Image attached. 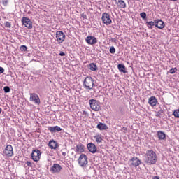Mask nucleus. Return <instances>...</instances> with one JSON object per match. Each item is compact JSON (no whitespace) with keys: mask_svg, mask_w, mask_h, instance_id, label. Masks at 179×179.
Instances as JSON below:
<instances>
[{"mask_svg":"<svg viewBox=\"0 0 179 179\" xmlns=\"http://www.w3.org/2000/svg\"><path fill=\"white\" fill-rule=\"evenodd\" d=\"M78 164L80 167H86L89 161L87 160V156L85 154H81L78 159Z\"/></svg>","mask_w":179,"mask_h":179,"instance_id":"nucleus-3","label":"nucleus"},{"mask_svg":"<svg viewBox=\"0 0 179 179\" xmlns=\"http://www.w3.org/2000/svg\"><path fill=\"white\" fill-rule=\"evenodd\" d=\"M81 17L83 19H87V15H85L84 13L81 14Z\"/></svg>","mask_w":179,"mask_h":179,"instance_id":"nucleus-37","label":"nucleus"},{"mask_svg":"<svg viewBox=\"0 0 179 179\" xmlns=\"http://www.w3.org/2000/svg\"><path fill=\"white\" fill-rule=\"evenodd\" d=\"M109 51L110 54H115V48H114V46H111Z\"/></svg>","mask_w":179,"mask_h":179,"instance_id":"nucleus-29","label":"nucleus"},{"mask_svg":"<svg viewBox=\"0 0 179 179\" xmlns=\"http://www.w3.org/2000/svg\"><path fill=\"white\" fill-rule=\"evenodd\" d=\"M117 68L120 71V72H122L123 73H127V71L125 70V66L124 64H118Z\"/></svg>","mask_w":179,"mask_h":179,"instance_id":"nucleus-23","label":"nucleus"},{"mask_svg":"<svg viewBox=\"0 0 179 179\" xmlns=\"http://www.w3.org/2000/svg\"><path fill=\"white\" fill-rule=\"evenodd\" d=\"M169 72L171 73H176V72H177V68H172V69H170V71H169Z\"/></svg>","mask_w":179,"mask_h":179,"instance_id":"nucleus-31","label":"nucleus"},{"mask_svg":"<svg viewBox=\"0 0 179 179\" xmlns=\"http://www.w3.org/2000/svg\"><path fill=\"white\" fill-rule=\"evenodd\" d=\"M59 55H60V57H65V52H60V53L59 54Z\"/></svg>","mask_w":179,"mask_h":179,"instance_id":"nucleus-39","label":"nucleus"},{"mask_svg":"<svg viewBox=\"0 0 179 179\" xmlns=\"http://www.w3.org/2000/svg\"><path fill=\"white\" fill-rule=\"evenodd\" d=\"M130 162L131 166H134V167H138V166L141 164V160H139L136 157H133Z\"/></svg>","mask_w":179,"mask_h":179,"instance_id":"nucleus-14","label":"nucleus"},{"mask_svg":"<svg viewBox=\"0 0 179 179\" xmlns=\"http://www.w3.org/2000/svg\"><path fill=\"white\" fill-rule=\"evenodd\" d=\"M30 100L31 101H34L36 104H40V97L36 93L30 94Z\"/></svg>","mask_w":179,"mask_h":179,"instance_id":"nucleus-10","label":"nucleus"},{"mask_svg":"<svg viewBox=\"0 0 179 179\" xmlns=\"http://www.w3.org/2000/svg\"><path fill=\"white\" fill-rule=\"evenodd\" d=\"M56 38L59 44L64 43L65 41V34L61 31H57L56 32Z\"/></svg>","mask_w":179,"mask_h":179,"instance_id":"nucleus-7","label":"nucleus"},{"mask_svg":"<svg viewBox=\"0 0 179 179\" xmlns=\"http://www.w3.org/2000/svg\"><path fill=\"white\" fill-rule=\"evenodd\" d=\"M83 87L86 90H92L94 87V80L92 77H86L83 82Z\"/></svg>","mask_w":179,"mask_h":179,"instance_id":"nucleus-2","label":"nucleus"},{"mask_svg":"<svg viewBox=\"0 0 179 179\" xmlns=\"http://www.w3.org/2000/svg\"><path fill=\"white\" fill-rule=\"evenodd\" d=\"M6 27H8V29H10V27H11L10 22H6Z\"/></svg>","mask_w":179,"mask_h":179,"instance_id":"nucleus-34","label":"nucleus"},{"mask_svg":"<svg viewBox=\"0 0 179 179\" xmlns=\"http://www.w3.org/2000/svg\"><path fill=\"white\" fill-rule=\"evenodd\" d=\"M153 179H159V176H154Z\"/></svg>","mask_w":179,"mask_h":179,"instance_id":"nucleus-43","label":"nucleus"},{"mask_svg":"<svg viewBox=\"0 0 179 179\" xmlns=\"http://www.w3.org/2000/svg\"><path fill=\"white\" fill-rule=\"evenodd\" d=\"M62 156L64 157L66 156V152H62Z\"/></svg>","mask_w":179,"mask_h":179,"instance_id":"nucleus-42","label":"nucleus"},{"mask_svg":"<svg viewBox=\"0 0 179 179\" xmlns=\"http://www.w3.org/2000/svg\"><path fill=\"white\" fill-rule=\"evenodd\" d=\"M5 72V69L3 67H0V73H3Z\"/></svg>","mask_w":179,"mask_h":179,"instance_id":"nucleus-38","label":"nucleus"},{"mask_svg":"<svg viewBox=\"0 0 179 179\" xmlns=\"http://www.w3.org/2000/svg\"><path fill=\"white\" fill-rule=\"evenodd\" d=\"M89 69H90V71H97V66L94 63H91L89 65Z\"/></svg>","mask_w":179,"mask_h":179,"instance_id":"nucleus-26","label":"nucleus"},{"mask_svg":"<svg viewBox=\"0 0 179 179\" xmlns=\"http://www.w3.org/2000/svg\"><path fill=\"white\" fill-rule=\"evenodd\" d=\"M20 50L21 51H27V47H26V45H22L20 47Z\"/></svg>","mask_w":179,"mask_h":179,"instance_id":"nucleus-32","label":"nucleus"},{"mask_svg":"<svg viewBox=\"0 0 179 179\" xmlns=\"http://www.w3.org/2000/svg\"><path fill=\"white\" fill-rule=\"evenodd\" d=\"M173 115L175 118H179V109L175 110L173 111Z\"/></svg>","mask_w":179,"mask_h":179,"instance_id":"nucleus-27","label":"nucleus"},{"mask_svg":"<svg viewBox=\"0 0 179 179\" xmlns=\"http://www.w3.org/2000/svg\"><path fill=\"white\" fill-rule=\"evenodd\" d=\"M2 113V108H0V114Z\"/></svg>","mask_w":179,"mask_h":179,"instance_id":"nucleus-44","label":"nucleus"},{"mask_svg":"<svg viewBox=\"0 0 179 179\" xmlns=\"http://www.w3.org/2000/svg\"><path fill=\"white\" fill-rule=\"evenodd\" d=\"M76 150L78 152V153H83V152H85V145L82 143L77 145Z\"/></svg>","mask_w":179,"mask_h":179,"instance_id":"nucleus-20","label":"nucleus"},{"mask_svg":"<svg viewBox=\"0 0 179 179\" xmlns=\"http://www.w3.org/2000/svg\"><path fill=\"white\" fill-rule=\"evenodd\" d=\"M27 166H28L29 167H31L33 166V164H31V162L27 161Z\"/></svg>","mask_w":179,"mask_h":179,"instance_id":"nucleus-36","label":"nucleus"},{"mask_svg":"<svg viewBox=\"0 0 179 179\" xmlns=\"http://www.w3.org/2000/svg\"><path fill=\"white\" fill-rule=\"evenodd\" d=\"M48 145L50 149H57V142L55 141L51 140Z\"/></svg>","mask_w":179,"mask_h":179,"instance_id":"nucleus-22","label":"nucleus"},{"mask_svg":"<svg viewBox=\"0 0 179 179\" xmlns=\"http://www.w3.org/2000/svg\"><path fill=\"white\" fill-rule=\"evenodd\" d=\"M3 90L6 93H9L10 92V88L8 86H5Z\"/></svg>","mask_w":179,"mask_h":179,"instance_id":"nucleus-28","label":"nucleus"},{"mask_svg":"<svg viewBox=\"0 0 179 179\" xmlns=\"http://www.w3.org/2000/svg\"><path fill=\"white\" fill-rule=\"evenodd\" d=\"M31 156L34 162H38V160H40V157L41 156V152L38 150H34Z\"/></svg>","mask_w":179,"mask_h":179,"instance_id":"nucleus-8","label":"nucleus"},{"mask_svg":"<svg viewBox=\"0 0 179 179\" xmlns=\"http://www.w3.org/2000/svg\"><path fill=\"white\" fill-rule=\"evenodd\" d=\"M101 20L104 24H106V26H108L113 23V20H111V15L107 13H103L102 14Z\"/></svg>","mask_w":179,"mask_h":179,"instance_id":"nucleus-5","label":"nucleus"},{"mask_svg":"<svg viewBox=\"0 0 179 179\" xmlns=\"http://www.w3.org/2000/svg\"><path fill=\"white\" fill-rule=\"evenodd\" d=\"M96 128L99 129V131H105L106 129H108V127L102 122H100L97 124Z\"/></svg>","mask_w":179,"mask_h":179,"instance_id":"nucleus-19","label":"nucleus"},{"mask_svg":"<svg viewBox=\"0 0 179 179\" xmlns=\"http://www.w3.org/2000/svg\"><path fill=\"white\" fill-rule=\"evenodd\" d=\"M48 129L52 134H55V132H59V131H62V129L59 126L49 127Z\"/></svg>","mask_w":179,"mask_h":179,"instance_id":"nucleus-16","label":"nucleus"},{"mask_svg":"<svg viewBox=\"0 0 179 179\" xmlns=\"http://www.w3.org/2000/svg\"><path fill=\"white\" fill-rule=\"evenodd\" d=\"M94 138L98 143H101V142H103V138H101V134L96 135Z\"/></svg>","mask_w":179,"mask_h":179,"instance_id":"nucleus-25","label":"nucleus"},{"mask_svg":"<svg viewBox=\"0 0 179 179\" xmlns=\"http://www.w3.org/2000/svg\"><path fill=\"white\" fill-rule=\"evenodd\" d=\"M86 41L87 44L94 45V44H96L97 43V38L94 36H87L86 38Z\"/></svg>","mask_w":179,"mask_h":179,"instance_id":"nucleus-13","label":"nucleus"},{"mask_svg":"<svg viewBox=\"0 0 179 179\" xmlns=\"http://www.w3.org/2000/svg\"><path fill=\"white\" fill-rule=\"evenodd\" d=\"M122 131H127V127H123V128H122Z\"/></svg>","mask_w":179,"mask_h":179,"instance_id":"nucleus-41","label":"nucleus"},{"mask_svg":"<svg viewBox=\"0 0 179 179\" xmlns=\"http://www.w3.org/2000/svg\"><path fill=\"white\" fill-rule=\"evenodd\" d=\"M148 104L151 106V107H155L157 104V99L155 96H151L148 99Z\"/></svg>","mask_w":179,"mask_h":179,"instance_id":"nucleus-17","label":"nucleus"},{"mask_svg":"<svg viewBox=\"0 0 179 179\" xmlns=\"http://www.w3.org/2000/svg\"><path fill=\"white\" fill-rule=\"evenodd\" d=\"M4 155L8 157H12L13 156V148L10 145H8L5 150L3 151Z\"/></svg>","mask_w":179,"mask_h":179,"instance_id":"nucleus-9","label":"nucleus"},{"mask_svg":"<svg viewBox=\"0 0 179 179\" xmlns=\"http://www.w3.org/2000/svg\"><path fill=\"white\" fill-rule=\"evenodd\" d=\"M155 27L157 29H164V22L162 20H155Z\"/></svg>","mask_w":179,"mask_h":179,"instance_id":"nucleus-18","label":"nucleus"},{"mask_svg":"<svg viewBox=\"0 0 179 179\" xmlns=\"http://www.w3.org/2000/svg\"><path fill=\"white\" fill-rule=\"evenodd\" d=\"M8 1H9V0H2L3 5H4L5 6H6V5H8Z\"/></svg>","mask_w":179,"mask_h":179,"instance_id":"nucleus-35","label":"nucleus"},{"mask_svg":"<svg viewBox=\"0 0 179 179\" xmlns=\"http://www.w3.org/2000/svg\"><path fill=\"white\" fill-rule=\"evenodd\" d=\"M61 165L58 164H55L51 168L50 171H52V173H59L61 171Z\"/></svg>","mask_w":179,"mask_h":179,"instance_id":"nucleus-15","label":"nucleus"},{"mask_svg":"<svg viewBox=\"0 0 179 179\" xmlns=\"http://www.w3.org/2000/svg\"><path fill=\"white\" fill-rule=\"evenodd\" d=\"M172 1H176V0H172Z\"/></svg>","mask_w":179,"mask_h":179,"instance_id":"nucleus-45","label":"nucleus"},{"mask_svg":"<svg viewBox=\"0 0 179 179\" xmlns=\"http://www.w3.org/2000/svg\"><path fill=\"white\" fill-rule=\"evenodd\" d=\"M115 3L117 8H120V9H125L127 8V3L124 0H115Z\"/></svg>","mask_w":179,"mask_h":179,"instance_id":"nucleus-11","label":"nucleus"},{"mask_svg":"<svg viewBox=\"0 0 179 179\" xmlns=\"http://www.w3.org/2000/svg\"><path fill=\"white\" fill-rule=\"evenodd\" d=\"M162 114H163V110H159L156 115V117H160V115H162Z\"/></svg>","mask_w":179,"mask_h":179,"instance_id":"nucleus-33","label":"nucleus"},{"mask_svg":"<svg viewBox=\"0 0 179 179\" xmlns=\"http://www.w3.org/2000/svg\"><path fill=\"white\" fill-rule=\"evenodd\" d=\"M89 104L94 111H100V101L96 99H90Z\"/></svg>","mask_w":179,"mask_h":179,"instance_id":"nucleus-4","label":"nucleus"},{"mask_svg":"<svg viewBox=\"0 0 179 179\" xmlns=\"http://www.w3.org/2000/svg\"><path fill=\"white\" fill-rule=\"evenodd\" d=\"M22 23L27 29H33V23L31 20L26 17H23L22 20Z\"/></svg>","mask_w":179,"mask_h":179,"instance_id":"nucleus-6","label":"nucleus"},{"mask_svg":"<svg viewBox=\"0 0 179 179\" xmlns=\"http://www.w3.org/2000/svg\"><path fill=\"white\" fill-rule=\"evenodd\" d=\"M157 135L160 140L166 139V134L163 131H158Z\"/></svg>","mask_w":179,"mask_h":179,"instance_id":"nucleus-24","label":"nucleus"},{"mask_svg":"<svg viewBox=\"0 0 179 179\" xmlns=\"http://www.w3.org/2000/svg\"><path fill=\"white\" fill-rule=\"evenodd\" d=\"M87 148L91 153H96L97 152V148L96 147V145L92 143H90L87 144Z\"/></svg>","mask_w":179,"mask_h":179,"instance_id":"nucleus-12","label":"nucleus"},{"mask_svg":"<svg viewBox=\"0 0 179 179\" xmlns=\"http://www.w3.org/2000/svg\"><path fill=\"white\" fill-rule=\"evenodd\" d=\"M144 162L149 166L152 164H156L157 162V155L153 150H147L145 155L144 156Z\"/></svg>","mask_w":179,"mask_h":179,"instance_id":"nucleus-1","label":"nucleus"},{"mask_svg":"<svg viewBox=\"0 0 179 179\" xmlns=\"http://www.w3.org/2000/svg\"><path fill=\"white\" fill-rule=\"evenodd\" d=\"M140 16L142 19H143L145 20L146 19V13L143 12V13H140Z\"/></svg>","mask_w":179,"mask_h":179,"instance_id":"nucleus-30","label":"nucleus"},{"mask_svg":"<svg viewBox=\"0 0 179 179\" xmlns=\"http://www.w3.org/2000/svg\"><path fill=\"white\" fill-rule=\"evenodd\" d=\"M111 41H112V43H115V41H117V39L111 38Z\"/></svg>","mask_w":179,"mask_h":179,"instance_id":"nucleus-40","label":"nucleus"},{"mask_svg":"<svg viewBox=\"0 0 179 179\" xmlns=\"http://www.w3.org/2000/svg\"><path fill=\"white\" fill-rule=\"evenodd\" d=\"M147 27L148 29H153V26H156V20L153 21H147L146 22Z\"/></svg>","mask_w":179,"mask_h":179,"instance_id":"nucleus-21","label":"nucleus"}]
</instances>
